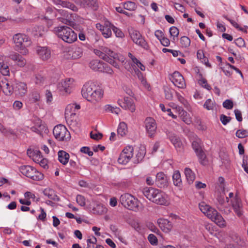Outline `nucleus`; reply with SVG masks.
Masks as SVG:
<instances>
[{
    "label": "nucleus",
    "instance_id": "1",
    "mask_svg": "<svg viewBox=\"0 0 248 248\" xmlns=\"http://www.w3.org/2000/svg\"><path fill=\"white\" fill-rule=\"evenodd\" d=\"M82 96L93 104L99 102L103 96V91L100 89H95L93 84L86 83L82 88Z\"/></svg>",
    "mask_w": 248,
    "mask_h": 248
},
{
    "label": "nucleus",
    "instance_id": "2",
    "mask_svg": "<svg viewBox=\"0 0 248 248\" xmlns=\"http://www.w3.org/2000/svg\"><path fill=\"white\" fill-rule=\"evenodd\" d=\"M143 195L150 201L159 205L169 204L167 195L163 191L153 187H146L143 189Z\"/></svg>",
    "mask_w": 248,
    "mask_h": 248
},
{
    "label": "nucleus",
    "instance_id": "3",
    "mask_svg": "<svg viewBox=\"0 0 248 248\" xmlns=\"http://www.w3.org/2000/svg\"><path fill=\"white\" fill-rule=\"evenodd\" d=\"M13 40L15 44V49L23 55L28 53L27 48L31 45V41L30 37L24 33H16L13 37Z\"/></svg>",
    "mask_w": 248,
    "mask_h": 248
},
{
    "label": "nucleus",
    "instance_id": "4",
    "mask_svg": "<svg viewBox=\"0 0 248 248\" xmlns=\"http://www.w3.org/2000/svg\"><path fill=\"white\" fill-rule=\"evenodd\" d=\"M54 31L64 42L71 44L77 40V34L70 27L61 26L54 28Z\"/></svg>",
    "mask_w": 248,
    "mask_h": 248
},
{
    "label": "nucleus",
    "instance_id": "5",
    "mask_svg": "<svg viewBox=\"0 0 248 248\" xmlns=\"http://www.w3.org/2000/svg\"><path fill=\"white\" fill-rule=\"evenodd\" d=\"M120 202L126 208L137 211L139 207V201L132 195L125 193L122 195L120 198Z\"/></svg>",
    "mask_w": 248,
    "mask_h": 248
},
{
    "label": "nucleus",
    "instance_id": "6",
    "mask_svg": "<svg viewBox=\"0 0 248 248\" xmlns=\"http://www.w3.org/2000/svg\"><path fill=\"white\" fill-rule=\"evenodd\" d=\"M19 170L23 175L35 181H40L44 178V175L42 173L30 165L21 166L19 167Z\"/></svg>",
    "mask_w": 248,
    "mask_h": 248
},
{
    "label": "nucleus",
    "instance_id": "7",
    "mask_svg": "<svg viewBox=\"0 0 248 248\" xmlns=\"http://www.w3.org/2000/svg\"><path fill=\"white\" fill-rule=\"evenodd\" d=\"M53 133L55 138L60 141L68 140L71 137L70 132L62 124L55 126L53 129Z\"/></svg>",
    "mask_w": 248,
    "mask_h": 248
},
{
    "label": "nucleus",
    "instance_id": "8",
    "mask_svg": "<svg viewBox=\"0 0 248 248\" xmlns=\"http://www.w3.org/2000/svg\"><path fill=\"white\" fill-rule=\"evenodd\" d=\"M134 149L131 146H126L120 155L118 161L120 164H126L133 156Z\"/></svg>",
    "mask_w": 248,
    "mask_h": 248
},
{
    "label": "nucleus",
    "instance_id": "9",
    "mask_svg": "<svg viewBox=\"0 0 248 248\" xmlns=\"http://www.w3.org/2000/svg\"><path fill=\"white\" fill-rule=\"evenodd\" d=\"M129 34L131 38L136 44L144 48H147V43L146 42L144 38L142 36L139 31L136 30H131L130 31Z\"/></svg>",
    "mask_w": 248,
    "mask_h": 248
},
{
    "label": "nucleus",
    "instance_id": "10",
    "mask_svg": "<svg viewBox=\"0 0 248 248\" xmlns=\"http://www.w3.org/2000/svg\"><path fill=\"white\" fill-rule=\"evenodd\" d=\"M192 147L198 157L200 163L201 164L204 165L205 164V159L206 156L202 148L200 140H198L193 141L192 143Z\"/></svg>",
    "mask_w": 248,
    "mask_h": 248
},
{
    "label": "nucleus",
    "instance_id": "11",
    "mask_svg": "<svg viewBox=\"0 0 248 248\" xmlns=\"http://www.w3.org/2000/svg\"><path fill=\"white\" fill-rule=\"evenodd\" d=\"M168 138L178 152H181L183 149V144L179 136L175 133L167 131L166 132Z\"/></svg>",
    "mask_w": 248,
    "mask_h": 248
},
{
    "label": "nucleus",
    "instance_id": "12",
    "mask_svg": "<svg viewBox=\"0 0 248 248\" xmlns=\"http://www.w3.org/2000/svg\"><path fill=\"white\" fill-rule=\"evenodd\" d=\"M170 79L173 84L179 88L183 89L186 87V83L183 76L178 71H175L170 76Z\"/></svg>",
    "mask_w": 248,
    "mask_h": 248
},
{
    "label": "nucleus",
    "instance_id": "13",
    "mask_svg": "<svg viewBox=\"0 0 248 248\" xmlns=\"http://www.w3.org/2000/svg\"><path fill=\"white\" fill-rule=\"evenodd\" d=\"M118 103L124 109H128L132 112L135 111L136 107L133 100L129 97H124L123 100L119 99Z\"/></svg>",
    "mask_w": 248,
    "mask_h": 248
},
{
    "label": "nucleus",
    "instance_id": "14",
    "mask_svg": "<svg viewBox=\"0 0 248 248\" xmlns=\"http://www.w3.org/2000/svg\"><path fill=\"white\" fill-rule=\"evenodd\" d=\"M36 51L39 58L42 61H47L51 57V50L47 46H37Z\"/></svg>",
    "mask_w": 248,
    "mask_h": 248
},
{
    "label": "nucleus",
    "instance_id": "15",
    "mask_svg": "<svg viewBox=\"0 0 248 248\" xmlns=\"http://www.w3.org/2000/svg\"><path fill=\"white\" fill-rule=\"evenodd\" d=\"M232 205L234 212L238 217L243 215V204L241 199L236 194L234 199L231 200Z\"/></svg>",
    "mask_w": 248,
    "mask_h": 248
},
{
    "label": "nucleus",
    "instance_id": "16",
    "mask_svg": "<svg viewBox=\"0 0 248 248\" xmlns=\"http://www.w3.org/2000/svg\"><path fill=\"white\" fill-rule=\"evenodd\" d=\"M71 106H67L65 111V118L67 124L71 126H76L77 123V116L75 112H71Z\"/></svg>",
    "mask_w": 248,
    "mask_h": 248
},
{
    "label": "nucleus",
    "instance_id": "17",
    "mask_svg": "<svg viewBox=\"0 0 248 248\" xmlns=\"http://www.w3.org/2000/svg\"><path fill=\"white\" fill-rule=\"evenodd\" d=\"M73 82L74 79L70 78L62 80L58 84V89L61 92H64L66 93H70Z\"/></svg>",
    "mask_w": 248,
    "mask_h": 248
},
{
    "label": "nucleus",
    "instance_id": "18",
    "mask_svg": "<svg viewBox=\"0 0 248 248\" xmlns=\"http://www.w3.org/2000/svg\"><path fill=\"white\" fill-rule=\"evenodd\" d=\"M145 123L148 136L150 138L154 137L156 133L157 127L155 120L151 117L147 118Z\"/></svg>",
    "mask_w": 248,
    "mask_h": 248
},
{
    "label": "nucleus",
    "instance_id": "19",
    "mask_svg": "<svg viewBox=\"0 0 248 248\" xmlns=\"http://www.w3.org/2000/svg\"><path fill=\"white\" fill-rule=\"evenodd\" d=\"M155 184L160 188L167 187L168 185L167 176L162 172L157 173L156 175Z\"/></svg>",
    "mask_w": 248,
    "mask_h": 248
},
{
    "label": "nucleus",
    "instance_id": "20",
    "mask_svg": "<svg viewBox=\"0 0 248 248\" xmlns=\"http://www.w3.org/2000/svg\"><path fill=\"white\" fill-rule=\"evenodd\" d=\"M14 89V92L15 93L20 96H24L27 93V84L24 82H16Z\"/></svg>",
    "mask_w": 248,
    "mask_h": 248
},
{
    "label": "nucleus",
    "instance_id": "21",
    "mask_svg": "<svg viewBox=\"0 0 248 248\" xmlns=\"http://www.w3.org/2000/svg\"><path fill=\"white\" fill-rule=\"evenodd\" d=\"M83 54V49L82 47L76 46L72 48V50L68 51L69 57L73 59H78L80 58Z\"/></svg>",
    "mask_w": 248,
    "mask_h": 248
},
{
    "label": "nucleus",
    "instance_id": "22",
    "mask_svg": "<svg viewBox=\"0 0 248 248\" xmlns=\"http://www.w3.org/2000/svg\"><path fill=\"white\" fill-rule=\"evenodd\" d=\"M9 58L15 61L16 63L20 67L24 66L26 63L25 59L17 53H13L10 55Z\"/></svg>",
    "mask_w": 248,
    "mask_h": 248
},
{
    "label": "nucleus",
    "instance_id": "23",
    "mask_svg": "<svg viewBox=\"0 0 248 248\" xmlns=\"http://www.w3.org/2000/svg\"><path fill=\"white\" fill-rule=\"evenodd\" d=\"M55 2L57 5H60L63 7L71 9L74 12H76L78 10V7L74 3L70 1L67 0H56Z\"/></svg>",
    "mask_w": 248,
    "mask_h": 248
},
{
    "label": "nucleus",
    "instance_id": "24",
    "mask_svg": "<svg viewBox=\"0 0 248 248\" xmlns=\"http://www.w3.org/2000/svg\"><path fill=\"white\" fill-rule=\"evenodd\" d=\"M113 25L108 21H105L104 28L102 30V34L105 38H108L111 36Z\"/></svg>",
    "mask_w": 248,
    "mask_h": 248
},
{
    "label": "nucleus",
    "instance_id": "25",
    "mask_svg": "<svg viewBox=\"0 0 248 248\" xmlns=\"http://www.w3.org/2000/svg\"><path fill=\"white\" fill-rule=\"evenodd\" d=\"M104 62L99 60H93L89 63L90 67L94 71L101 72Z\"/></svg>",
    "mask_w": 248,
    "mask_h": 248
},
{
    "label": "nucleus",
    "instance_id": "26",
    "mask_svg": "<svg viewBox=\"0 0 248 248\" xmlns=\"http://www.w3.org/2000/svg\"><path fill=\"white\" fill-rule=\"evenodd\" d=\"M0 87L4 93L6 95H10L14 92V87L10 86L6 80L1 81L0 82Z\"/></svg>",
    "mask_w": 248,
    "mask_h": 248
},
{
    "label": "nucleus",
    "instance_id": "27",
    "mask_svg": "<svg viewBox=\"0 0 248 248\" xmlns=\"http://www.w3.org/2000/svg\"><path fill=\"white\" fill-rule=\"evenodd\" d=\"M58 156L59 161L64 165H66L69 160L70 155L64 151H59L58 153Z\"/></svg>",
    "mask_w": 248,
    "mask_h": 248
},
{
    "label": "nucleus",
    "instance_id": "28",
    "mask_svg": "<svg viewBox=\"0 0 248 248\" xmlns=\"http://www.w3.org/2000/svg\"><path fill=\"white\" fill-rule=\"evenodd\" d=\"M85 7L90 8L93 11H96L99 8V4L97 0H83Z\"/></svg>",
    "mask_w": 248,
    "mask_h": 248
},
{
    "label": "nucleus",
    "instance_id": "29",
    "mask_svg": "<svg viewBox=\"0 0 248 248\" xmlns=\"http://www.w3.org/2000/svg\"><path fill=\"white\" fill-rule=\"evenodd\" d=\"M43 194L47 196L50 200L59 201L60 200L59 198L55 194V191L51 188H46L43 191Z\"/></svg>",
    "mask_w": 248,
    "mask_h": 248
},
{
    "label": "nucleus",
    "instance_id": "30",
    "mask_svg": "<svg viewBox=\"0 0 248 248\" xmlns=\"http://www.w3.org/2000/svg\"><path fill=\"white\" fill-rule=\"evenodd\" d=\"M146 154V149L144 146H141L136 155V159L134 160V163H139L144 158Z\"/></svg>",
    "mask_w": 248,
    "mask_h": 248
},
{
    "label": "nucleus",
    "instance_id": "31",
    "mask_svg": "<svg viewBox=\"0 0 248 248\" xmlns=\"http://www.w3.org/2000/svg\"><path fill=\"white\" fill-rule=\"evenodd\" d=\"M185 174L187 180V182L189 184L193 183L195 179V175L192 170L188 168L185 169Z\"/></svg>",
    "mask_w": 248,
    "mask_h": 248
},
{
    "label": "nucleus",
    "instance_id": "32",
    "mask_svg": "<svg viewBox=\"0 0 248 248\" xmlns=\"http://www.w3.org/2000/svg\"><path fill=\"white\" fill-rule=\"evenodd\" d=\"M57 20L64 24L67 25L74 29H76L78 25L73 21V19L72 18H66L62 16L59 17L57 18Z\"/></svg>",
    "mask_w": 248,
    "mask_h": 248
},
{
    "label": "nucleus",
    "instance_id": "33",
    "mask_svg": "<svg viewBox=\"0 0 248 248\" xmlns=\"http://www.w3.org/2000/svg\"><path fill=\"white\" fill-rule=\"evenodd\" d=\"M212 217L211 219L213 221L215 222L219 227H223L226 226V222L222 216L218 213L217 214V216Z\"/></svg>",
    "mask_w": 248,
    "mask_h": 248
},
{
    "label": "nucleus",
    "instance_id": "34",
    "mask_svg": "<svg viewBox=\"0 0 248 248\" xmlns=\"http://www.w3.org/2000/svg\"><path fill=\"white\" fill-rule=\"evenodd\" d=\"M38 123L37 126H38V135L41 137H43L44 133H47L48 132V129L46 125L42 122L40 120H38L36 122Z\"/></svg>",
    "mask_w": 248,
    "mask_h": 248
},
{
    "label": "nucleus",
    "instance_id": "35",
    "mask_svg": "<svg viewBox=\"0 0 248 248\" xmlns=\"http://www.w3.org/2000/svg\"><path fill=\"white\" fill-rule=\"evenodd\" d=\"M127 132V128L126 124L124 122L120 123L117 129L118 135L121 137H124L126 135Z\"/></svg>",
    "mask_w": 248,
    "mask_h": 248
},
{
    "label": "nucleus",
    "instance_id": "36",
    "mask_svg": "<svg viewBox=\"0 0 248 248\" xmlns=\"http://www.w3.org/2000/svg\"><path fill=\"white\" fill-rule=\"evenodd\" d=\"M217 206L220 211H223L225 207L224 196L222 195H218L217 198Z\"/></svg>",
    "mask_w": 248,
    "mask_h": 248
},
{
    "label": "nucleus",
    "instance_id": "37",
    "mask_svg": "<svg viewBox=\"0 0 248 248\" xmlns=\"http://www.w3.org/2000/svg\"><path fill=\"white\" fill-rule=\"evenodd\" d=\"M173 184L175 186H181L182 185V179L180 173L179 171H175L172 175Z\"/></svg>",
    "mask_w": 248,
    "mask_h": 248
},
{
    "label": "nucleus",
    "instance_id": "38",
    "mask_svg": "<svg viewBox=\"0 0 248 248\" xmlns=\"http://www.w3.org/2000/svg\"><path fill=\"white\" fill-rule=\"evenodd\" d=\"M94 214H102L107 211L106 207L102 204H96L95 207L93 208Z\"/></svg>",
    "mask_w": 248,
    "mask_h": 248
},
{
    "label": "nucleus",
    "instance_id": "39",
    "mask_svg": "<svg viewBox=\"0 0 248 248\" xmlns=\"http://www.w3.org/2000/svg\"><path fill=\"white\" fill-rule=\"evenodd\" d=\"M40 99V93L38 91H33L30 95V101L31 103L38 102Z\"/></svg>",
    "mask_w": 248,
    "mask_h": 248
},
{
    "label": "nucleus",
    "instance_id": "40",
    "mask_svg": "<svg viewBox=\"0 0 248 248\" xmlns=\"http://www.w3.org/2000/svg\"><path fill=\"white\" fill-rule=\"evenodd\" d=\"M109 56L113 58V59L117 60L122 62H124L125 61V58L123 55L120 54L116 53L112 50H111L108 55V57Z\"/></svg>",
    "mask_w": 248,
    "mask_h": 248
},
{
    "label": "nucleus",
    "instance_id": "41",
    "mask_svg": "<svg viewBox=\"0 0 248 248\" xmlns=\"http://www.w3.org/2000/svg\"><path fill=\"white\" fill-rule=\"evenodd\" d=\"M190 39L187 36H184L180 38V44L183 47L186 48L188 47L190 45Z\"/></svg>",
    "mask_w": 248,
    "mask_h": 248
},
{
    "label": "nucleus",
    "instance_id": "42",
    "mask_svg": "<svg viewBox=\"0 0 248 248\" xmlns=\"http://www.w3.org/2000/svg\"><path fill=\"white\" fill-rule=\"evenodd\" d=\"M135 73L138 78L141 81L142 84L145 87H147V85H148V84L146 79L144 78L143 74L138 69H137V70H135Z\"/></svg>",
    "mask_w": 248,
    "mask_h": 248
},
{
    "label": "nucleus",
    "instance_id": "43",
    "mask_svg": "<svg viewBox=\"0 0 248 248\" xmlns=\"http://www.w3.org/2000/svg\"><path fill=\"white\" fill-rule=\"evenodd\" d=\"M158 222L159 224L164 225V227L166 228L168 231H170L172 227L171 222L167 219H160Z\"/></svg>",
    "mask_w": 248,
    "mask_h": 248
},
{
    "label": "nucleus",
    "instance_id": "44",
    "mask_svg": "<svg viewBox=\"0 0 248 248\" xmlns=\"http://www.w3.org/2000/svg\"><path fill=\"white\" fill-rule=\"evenodd\" d=\"M100 72L106 73L109 75H112L113 74L112 69L107 63L104 62L103 65V68Z\"/></svg>",
    "mask_w": 248,
    "mask_h": 248
},
{
    "label": "nucleus",
    "instance_id": "45",
    "mask_svg": "<svg viewBox=\"0 0 248 248\" xmlns=\"http://www.w3.org/2000/svg\"><path fill=\"white\" fill-rule=\"evenodd\" d=\"M34 153H35V154L33 156L32 159L35 162L37 163L39 161H41V159L43 158V157L41 152L39 150H35Z\"/></svg>",
    "mask_w": 248,
    "mask_h": 248
},
{
    "label": "nucleus",
    "instance_id": "46",
    "mask_svg": "<svg viewBox=\"0 0 248 248\" xmlns=\"http://www.w3.org/2000/svg\"><path fill=\"white\" fill-rule=\"evenodd\" d=\"M124 7L127 10L133 11L136 8V5L133 2L127 1L124 3Z\"/></svg>",
    "mask_w": 248,
    "mask_h": 248
},
{
    "label": "nucleus",
    "instance_id": "47",
    "mask_svg": "<svg viewBox=\"0 0 248 248\" xmlns=\"http://www.w3.org/2000/svg\"><path fill=\"white\" fill-rule=\"evenodd\" d=\"M165 98L169 100H171L173 99V93L171 89L166 87L164 89Z\"/></svg>",
    "mask_w": 248,
    "mask_h": 248
},
{
    "label": "nucleus",
    "instance_id": "48",
    "mask_svg": "<svg viewBox=\"0 0 248 248\" xmlns=\"http://www.w3.org/2000/svg\"><path fill=\"white\" fill-rule=\"evenodd\" d=\"M235 134L238 138L242 139L248 136V131L244 129H239L236 131Z\"/></svg>",
    "mask_w": 248,
    "mask_h": 248
},
{
    "label": "nucleus",
    "instance_id": "49",
    "mask_svg": "<svg viewBox=\"0 0 248 248\" xmlns=\"http://www.w3.org/2000/svg\"><path fill=\"white\" fill-rule=\"evenodd\" d=\"M60 14L61 15V16L63 17H65L66 18H72L74 19V15L72 14L69 13L67 11H65L64 10H59L58 11Z\"/></svg>",
    "mask_w": 248,
    "mask_h": 248
},
{
    "label": "nucleus",
    "instance_id": "50",
    "mask_svg": "<svg viewBox=\"0 0 248 248\" xmlns=\"http://www.w3.org/2000/svg\"><path fill=\"white\" fill-rule=\"evenodd\" d=\"M210 206L206 204L205 202H202L199 204V208L200 210L205 215L210 209Z\"/></svg>",
    "mask_w": 248,
    "mask_h": 248
},
{
    "label": "nucleus",
    "instance_id": "51",
    "mask_svg": "<svg viewBox=\"0 0 248 248\" xmlns=\"http://www.w3.org/2000/svg\"><path fill=\"white\" fill-rule=\"evenodd\" d=\"M0 72L3 76H9L10 74L9 68L6 63H3L0 68Z\"/></svg>",
    "mask_w": 248,
    "mask_h": 248
},
{
    "label": "nucleus",
    "instance_id": "52",
    "mask_svg": "<svg viewBox=\"0 0 248 248\" xmlns=\"http://www.w3.org/2000/svg\"><path fill=\"white\" fill-rule=\"evenodd\" d=\"M115 59H112L111 58H109L108 56L107 57L105 58V61L108 63H110L111 65H112L114 67L119 69L120 66L119 64L118 63V62L115 61Z\"/></svg>",
    "mask_w": 248,
    "mask_h": 248
},
{
    "label": "nucleus",
    "instance_id": "53",
    "mask_svg": "<svg viewBox=\"0 0 248 248\" xmlns=\"http://www.w3.org/2000/svg\"><path fill=\"white\" fill-rule=\"evenodd\" d=\"M169 32L170 35L173 36V39H174L175 37H177L179 33V31L178 29L174 26H172L170 28Z\"/></svg>",
    "mask_w": 248,
    "mask_h": 248
},
{
    "label": "nucleus",
    "instance_id": "54",
    "mask_svg": "<svg viewBox=\"0 0 248 248\" xmlns=\"http://www.w3.org/2000/svg\"><path fill=\"white\" fill-rule=\"evenodd\" d=\"M203 107L209 110L213 109L214 108L213 101L210 99H207L204 103Z\"/></svg>",
    "mask_w": 248,
    "mask_h": 248
},
{
    "label": "nucleus",
    "instance_id": "55",
    "mask_svg": "<svg viewBox=\"0 0 248 248\" xmlns=\"http://www.w3.org/2000/svg\"><path fill=\"white\" fill-rule=\"evenodd\" d=\"M77 202L81 206L85 205V199L81 195H78L76 198Z\"/></svg>",
    "mask_w": 248,
    "mask_h": 248
},
{
    "label": "nucleus",
    "instance_id": "56",
    "mask_svg": "<svg viewBox=\"0 0 248 248\" xmlns=\"http://www.w3.org/2000/svg\"><path fill=\"white\" fill-rule=\"evenodd\" d=\"M223 107L226 109H231L233 108V102L230 99H227L223 103Z\"/></svg>",
    "mask_w": 248,
    "mask_h": 248
},
{
    "label": "nucleus",
    "instance_id": "57",
    "mask_svg": "<svg viewBox=\"0 0 248 248\" xmlns=\"http://www.w3.org/2000/svg\"><path fill=\"white\" fill-rule=\"evenodd\" d=\"M112 30H113L116 37L122 38L124 36L123 32L119 29L115 27L113 25L112 27Z\"/></svg>",
    "mask_w": 248,
    "mask_h": 248
},
{
    "label": "nucleus",
    "instance_id": "58",
    "mask_svg": "<svg viewBox=\"0 0 248 248\" xmlns=\"http://www.w3.org/2000/svg\"><path fill=\"white\" fill-rule=\"evenodd\" d=\"M148 239L151 244L155 245L157 244L158 241L156 237L153 234H150L148 235Z\"/></svg>",
    "mask_w": 248,
    "mask_h": 248
},
{
    "label": "nucleus",
    "instance_id": "59",
    "mask_svg": "<svg viewBox=\"0 0 248 248\" xmlns=\"http://www.w3.org/2000/svg\"><path fill=\"white\" fill-rule=\"evenodd\" d=\"M217 210H216L214 208L212 207H210V209L209 210L208 212L206 213V215L207 216V217L211 219H212V217H214V216H217Z\"/></svg>",
    "mask_w": 248,
    "mask_h": 248
},
{
    "label": "nucleus",
    "instance_id": "60",
    "mask_svg": "<svg viewBox=\"0 0 248 248\" xmlns=\"http://www.w3.org/2000/svg\"><path fill=\"white\" fill-rule=\"evenodd\" d=\"M220 120L223 125H226L231 120L230 117H227L224 114H221L220 116Z\"/></svg>",
    "mask_w": 248,
    "mask_h": 248
},
{
    "label": "nucleus",
    "instance_id": "61",
    "mask_svg": "<svg viewBox=\"0 0 248 248\" xmlns=\"http://www.w3.org/2000/svg\"><path fill=\"white\" fill-rule=\"evenodd\" d=\"M199 82L203 87L207 90H210L211 89V86L208 84L207 81L206 79L202 78L199 80Z\"/></svg>",
    "mask_w": 248,
    "mask_h": 248
},
{
    "label": "nucleus",
    "instance_id": "62",
    "mask_svg": "<svg viewBox=\"0 0 248 248\" xmlns=\"http://www.w3.org/2000/svg\"><path fill=\"white\" fill-rule=\"evenodd\" d=\"M234 42L236 45H237L239 47L245 46V41L241 37H239L235 39Z\"/></svg>",
    "mask_w": 248,
    "mask_h": 248
},
{
    "label": "nucleus",
    "instance_id": "63",
    "mask_svg": "<svg viewBox=\"0 0 248 248\" xmlns=\"http://www.w3.org/2000/svg\"><path fill=\"white\" fill-rule=\"evenodd\" d=\"M224 17L225 19L228 20L234 28L238 29L241 31H243V28L240 27L235 21L229 18L227 16H224Z\"/></svg>",
    "mask_w": 248,
    "mask_h": 248
},
{
    "label": "nucleus",
    "instance_id": "64",
    "mask_svg": "<svg viewBox=\"0 0 248 248\" xmlns=\"http://www.w3.org/2000/svg\"><path fill=\"white\" fill-rule=\"evenodd\" d=\"M80 151L84 154H87L89 156H91L93 155V153L92 151H90V149L89 147H82L80 149Z\"/></svg>",
    "mask_w": 248,
    "mask_h": 248
}]
</instances>
